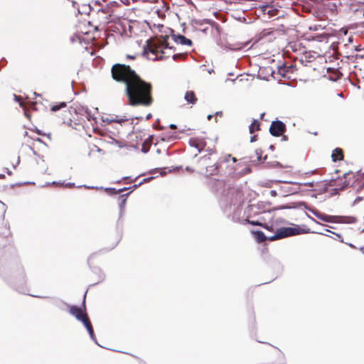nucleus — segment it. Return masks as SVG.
<instances>
[{
  "label": "nucleus",
  "instance_id": "obj_63",
  "mask_svg": "<svg viewBox=\"0 0 364 364\" xmlns=\"http://www.w3.org/2000/svg\"><path fill=\"white\" fill-rule=\"evenodd\" d=\"M258 220H260L262 222L263 220H265V218L263 216L259 217V219Z\"/></svg>",
  "mask_w": 364,
  "mask_h": 364
},
{
  "label": "nucleus",
  "instance_id": "obj_6",
  "mask_svg": "<svg viewBox=\"0 0 364 364\" xmlns=\"http://www.w3.org/2000/svg\"><path fill=\"white\" fill-rule=\"evenodd\" d=\"M309 210L311 212L312 214H314L317 218L323 222L333 223H338V216L327 215L313 208H309Z\"/></svg>",
  "mask_w": 364,
  "mask_h": 364
},
{
  "label": "nucleus",
  "instance_id": "obj_50",
  "mask_svg": "<svg viewBox=\"0 0 364 364\" xmlns=\"http://www.w3.org/2000/svg\"><path fill=\"white\" fill-rule=\"evenodd\" d=\"M110 119H110V118H108V117H107V118H104V117H103V118H102V121H103L104 122H107L108 124H109V121Z\"/></svg>",
  "mask_w": 364,
  "mask_h": 364
},
{
  "label": "nucleus",
  "instance_id": "obj_19",
  "mask_svg": "<svg viewBox=\"0 0 364 364\" xmlns=\"http://www.w3.org/2000/svg\"><path fill=\"white\" fill-rule=\"evenodd\" d=\"M218 163H215L212 166H209L206 168V172L210 175H216L218 173Z\"/></svg>",
  "mask_w": 364,
  "mask_h": 364
},
{
  "label": "nucleus",
  "instance_id": "obj_59",
  "mask_svg": "<svg viewBox=\"0 0 364 364\" xmlns=\"http://www.w3.org/2000/svg\"><path fill=\"white\" fill-rule=\"evenodd\" d=\"M213 114H208L207 118L208 120H210L212 118H213Z\"/></svg>",
  "mask_w": 364,
  "mask_h": 364
},
{
  "label": "nucleus",
  "instance_id": "obj_23",
  "mask_svg": "<svg viewBox=\"0 0 364 364\" xmlns=\"http://www.w3.org/2000/svg\"><path fill=\"white\" fill-rule=\"evenodd\" d=\"M52 304L62 310L64 309L65 306H68L65 301L58 299H52Z\"/></svg>",
  "mask_w": 364,
  "mask_h": 364
},
{
  "label": "nucleus",
  "instance_id": "obj_32",
  "mask_svg": "<svg viewBox=\"0 0 364 364\" xmlns=\"http://www.w3.org/2000/svg\"><path fill=\"white\" fill-rule=\"evenodd\" d=\"M50 184V183H47L46 186H48ZM51 184H62V185H64L65 187H68V188H73V187L75 186V183H67L64 184V183H60V182L53 181L51 183Z\"/></svg>",
  "mask_w": 364,
  "mask_h": 364
},
{
  "label": "nucleus",
  "instance_id": "obj_27",
  "mask_svg": "<svg viewBox=\"0 0 364 364\" xmlns=\"http://www.w3.org/2000/svg\"><path fill=\"white\" fill-rule=\"evenodd\" d=\"M65 107H66V103L64 102H62L58 103V105H53L51 107V111L57 112V111H58V110H60L62 108Z\"/></svg>",
  "mask_w": 364,
  "mask_h": 364
},
{
  "label": "nucleus",
  "instance_id": "obj_39",
  "mask_svg": "<svg viewBox=\"0 0 364 364\" xmlns=\"http://www.w3.org/2000/svg\"><path fill=\"white\" fill-rule=\"evenodd\" d=\"M278 71H279V73L283 76H285L286 75V70H285V68L282 67V66H279L278 68Z\"/></svg>",
  "mask_w": 364,
  "mask_h": 364
},
{
  "label": "nucleus",
  "instance_id": "obj_7",
  "mask_svg": "<svg viewBox=\"0 0 364 364\" xmlns=\"http://www.w3.org/2000/svg\"><path fill=\"white\" fill-rule=\"evenodd\" d=\"M96 255L95 253L91 255L88 259H87V264L90 266L92 272L97 275L98 280L95 284H98L100 282H102L105 279V274L102 271V269L97 267H91V261L94 258V257Z\"/></svg>",
  "mask_w": 364,
  "mask_h": 364
},
{
  "label": "nucleus",
  "instance_id": "obj_49",
  "mask_svg": "<svg viewBox=\"0 0 364 364\" xmlns=\"http://www.w3.org/2000/svg\"><path fill=\"white\" fill-rule=\"evenodd\" d=\"M14 98H15V100L16 102H20V100H21V97L20 96L14 95Z\"/></svg>",
  "mask_w": 364,
  "mask_h": 364
},
{
  "label": "nucleus",
  "instance_id": "obj_21",
  "mask_svg": "<svg viewBox=\"0 0 364 364\" xmlns=\"http://www.w3.org/2000/svg\"><path fill=\"white\" fill-rule=\"evenodd\" d=\"M260 123L257 119H254L251 124L249 126V132L253 134L256 130L259 129Z\"/></svg>",
  "mask_w": 364,
  "mask_h": 364
},
{
  "label": "nucleus",
  "instance_id": "obj_64",
  "mask_svg": "<svg viewBox=\"0 0 364 364\" xmlns=\"http://www.w3.org/2000/svg\"><path fill=\"white\" fill-rule=\"evenodd\" d=\"M359 250H360L363 253H364V247H360L359 248Z\"/></svg>",
  "mask_w": 364,
  "mask_h": 364
},
{
  "label": "nucleus",
  "instance_id": "obj_54",
  "mask_svg": "<svg viewBox=\"0 0 364 364\" xmlns=\"http://www.w3.org/2000/svg\"><path fill=\"white\" fill-rule=\"evenodd\" d=\"M346 245H348L349 247H352V248H354L355 249V246L353 245L352 243H347V242H345Z\"/></svg>",
  "mask_w": 364,
  "mask_h": 364
},
{
  "label": "nucleus",
  "instance_id": "obj_51",
  "mask_svg": "<svg viewBox=\"0 0 364 364\" xmlns=\"http://www.w3.org/2000/svg\"><path fill=\"white\" fill-rule=\"evenodd\" d=\"M152 178H153V177H149V178L143 179V181L141 182H143V183H144V182L149 181Z\"/></svg>",
  "mask_w": 364,
  "mask_h": 364
},
{
  "label": "nucleus",
  "instance_id": "obj_35",
  "mask_svg": "<svg viewBox=\"0 0 364 364\" xmlns=\"http://www.w3.org/2000/svg\"><path fill=\"white\" fill-rule=\"evenodd\" d=\"M286 183H292V184L304 185V186H307L309 187H313L314 184V183L313 181L312 182L304 183H297V182H291V181H286Z\"/></svg>",
  "mask_w": 364,
  "mask_h": 364
},
{
  "label": "nucleus",
  "instance_id": "obj_11",
  "mask_svg": "<svg viewBox=\"0 0 364 364\" xmlns=\"http://www.w3.org/2000/svg\"><path fill=\"white\" fill-rule=\"evenodd\" d=\"M172 38H173V41H175V43H176L178 44L188 46H191L193 45L192 41L189 38H187L183 35L173 34Z\"/></svg>",
  "mask_w": 364,
  "mask_h": 364
},
{
  "label": "nucleus",
  "instance_id": "obj_5",
  "mask_svg": "<svg viewBox=\"0 0 364 364\" xmlns=\"http://www.w3.org/2000/svg\"><path fill=\"white\" fill-rule=\"evenodd\" d=\"M286 124L282 121L277 119L272 122L269 127V133L273 136H280L286 132Z\"/></svg>",
  "mask_w": 364,
  "mask_h": 364
},
{
  "label": "nucleus",
  "instance_id": "obj_55",
  "mask_svg": "<svg viewBox=\"0 0 364 364\" xmlns=\"http://www.w3.org/2000/svg\"><path fill=\"white\" fill-rule=\"evenodd\" d=\"M127 58H129V59H134L135 56L134 55H127Z\"/></svg>",
  "mask_w": 364,
  "mask_h": 364
},
{
  "label": "nucleus",
  "instance_id": "obj_28",
  "mask_svg": "<svg viewBox=\"0 0 364 364\" xmlns=\"http://www.w3.org/2000/svg\"><path fill=\"white\" fill-rule=\"evenodd\" d=\"M142 184H143V182H140V183H139L137 184L133 185L132 186L122 188L121 191H124L130 190L129 192L131 193L133 191L136 190L137 188H139Z\"/></svg>",
  "mask_w": 364,
  "mask_h": 364
},
{
  "label": "nucleus",
  "instance_id": "obj_36",
  "mask_svg": "<svg viewBox=\"0 0 364 364\" xmlns=\"http://www.w3.org/2000/svg\"><path fill=\"white\" fill-rule=\"evenodd\" d=\"M326 231H327V232H331L332 234H334V235L338 237V239H339L340 242H345L343 241V240L342 236H341V234H339V233H336V232H332V231H330V230H328V229H326Z\"/></svg>",
  "mask_w": 364,
  "mask_h": 364
},
{
  "label": "nucleus",
  "instance_id": "obj_62",
  "mask_svg": "<svg viewBox=\"0 0 364 364\" xmlns=\"http://www.w3.org/2000/svg\"><path fill=\"white\" fill-rule=\"evenodd\" d=\"M186 169L188 171H193V170L189 166H186Z\"/></svg>",
  "mask_w": 364,
  "mask_h": 364
},
{
  "label": "nucleus",
  "instance_id": "obj_20",
  "mask_svg": "<svg viewBox=\"0 0 364 364\" xmlns=\"http://www.w3.org/2000/svg\"><path fill=\"white\" fill-rule=\"evenodd\" d=\"M153 137H154L153 136H150L147 140L144 141L142 143V145H141V152L142 153L146 154L147 152H149V151L150 149L149 140H151L153 139Z\"/></svg>",
  "mask_w": 364,
  "mask_h": 364
},
{
  "label": "nucleus",
  "instance_id": "obj_22",
  "mask_svg": "<svg viewBox=\"0 0 364 364\" xmlns=\"http://www.w3.org/2000/svg\"><path fill=\"white\" fill-rule=\"evenodd\" d=\"M158 52H159V48L156 47L151 46L148 48H144L143 51V55H148L149 53H151L153 55H156Z\"/></svg>",
  "mask_w": 364,
  "mask_h": 364
},
{
  "label": "nucleus",
  "instance_id": "obj_13",
  "mask_svg": "<svg viewBox=\"0 0 364 364\" xmlns=\"http://www.w3.org/2000/svg\"><path fill=\"white\" fill-rule=\"evenodd\" d=\"M184 99L188 104L191 105H195L198 100L195 92L192 90L187 91L185 93Z\"/></svg>",
  "mask_w": 364,
  "mask_h": 364
},
{
  "label": "nucleus",
  "instance_id": "obj_1",
  "mask_svg": "<svg viewBox=\"0 0 364 364\" xmlns=\"http://www.w3.org/2000/svg\"><path fill=\"white\" fill-rule=\"evenodd\" d=\"M114 80L125 84V92L132 106H149L152 103L150 82L142 80L129 65L114 64L111 70Z\"/></svg>",
  "mask_w": 364,
  "mask_h": 364
},
{
  "label": "nucleus",
  "instance_id": "obj_58",
  "mask_svg": "<svg viewBox=\"0 0 364 364\" xmlns=\"http://www.w3.org/2000/svg\"><path fill=\"white\" fill-rule=\"evenodd\" d=\"M230 157V155H228L225 156V159H224V161H228L229 160V158Z\"/></svg>",
  "mask_w": 364,
  "mask_h": 364
},
{
  "label": "nucleus",
  "instance_id": "obj_60",
  "mask_svg": "<svg viewBox=\"0 0 364 364\" xmlns=\"http://www.w3.org/2000/svg\"><path fill=\"white\" fill-rule=\"evenodd\" d=\"M269 149L270 150H272V151H274V146L272 144V145H270V146H269Z\"/></svg>",
  "mask_w": 364,
  "mask_h": 364
},
{
  "label": "nucleus",
  "instance_id": "obj_47",
  "mask_svg": "<svg viewBox=\"0 0 364 364\" xmlns=\"http://www.w3.org/2000/svg\"><path fill=\"white\" fill-rule=\"evenodd\" d=\"M270 194H271L272 196H277V191H274V190H272L270 191Z\"/></svg>",
  "mask_w": 364,
  "mask_h": 364
},
{
  "label": "nucleus",
  "instance_id": "obj_44",
  "mask_svg": "<svg viewBox=\"0 0 364 364\" xmlns=\"http://www.w3.org/2000/svg\"><path fill=\"white\" fill-rule=\"evenodd\" d=\"M308 217H309V218H310L313 222H314L315 223L318 224V225H322V224H321V223H320L319 222H318V221H317L316 219H314V218H312V217H311V216H309V215H308Z\"/></svg>",
  "mask_w": 364,
  "mask_h": 364
},
{
  "label": "nucleus",
  "instance_id": "obj_48",
  "mask_svg": "<svg viewBox=\"0 0 364 364\" xmlns=\"http://www.w3.org/2000/svg\"><path fill=\"white\" fill-rule=\"evenodd\" d=\"M215 115L217 117V116H220L221 117L223 115V112L222 111H218L215 112Z\"/></svg>",
  "mask_w": 364,
  "mask_h": 364
},
{
  "label": "nucleus",
  "instance_id": "obj_15",
  "mask_svg": "<svg viewBox=\"0 0 364 364\" xmlns=\"http://www.w3.org/2000/svg\"><path fill=\"white\" fill-rule=\"evenodd\" d=\"M333 161H341L343 158V150L341 148H336L331 154Z\"/></svg>",
  "mask_w": 364,
  "mask_h": 364
},
{
  "label": "nucleus",
  "instance_id": "obj_30",
  "mask_svg": "<svg viewBox=\"0 0 364 364\" xmlns=\"http://www.w3.org/2000/svg\"><path fill=\"white\" fill-rule=\"evenodd\" d=\"M267 167H279V168H282V165L279 162V161H272V162H267V165H266Z\"/></svg>",
  "mask_w": 364,
  "mask_h": 364
},
{
  "label": "nucleus",
  "instance_id": "obj_46",
  "mask_svg": "<svg viewBox=\"0 0 364 364\" xmlns=\"http://www.w3.org/2000/svg\"><path fill=\"white\" fill-rule=\"evenodd\" d=\"M152 118V114L151 113H149L146 116V120H149Z\"/></svg>",
  "mask_w": 364,
  "mask_h": 364
},
{
  "label": "nucleus",
  "instance_id": "obj_45",
  "mask_svg": "<svg viewBox=\"0 0 364 364\" xmlns=\"http://www.w3.org/2000/svg\"><path fill=\"white\" fill-rule=\"evenodd\" d=\"M257 140V135H254L250 137V142H254Z\"/></svg>",
  "mask_w": 364,
  "mask_h": 364
},
{
  "label": "nucleus",
  "instance_id": "obj_25",
  "mask_svg": "<svg viewBox=\"0 0 364 364\" xmlns=\"http://www.w3.org/2000/svg\"><path fill=\"white\" fill-rule=\"evenodd\" d=\"M104 190L109 195V196H114V195H117V194H119L121 193H122L124 191H121V188L119 189H116L114 188H110V187H107V188H105Z\"/></svg>",
  "mask_w": 364,
  "mask_h": 364
},
{
  "label": "nucleus",
  "instance_id": "obj_29",
  "mask_svg": "<svg viewBox=\"0 0 364 364\" xmlns=\"http://www.w3.org/2000/svg\"><path fill=\"white\" fill-rule=\"evenodd\" d=\"M82 8H83L82 11H80V9H78L79 14H86V13L90 12L92 9V6L90 4L83 5Z\"/></svg>",
  "mask_w": 364,
  "mask_h": 364
},
{
  "label": "nucleus",
  "instance_id": "obj_37",
  "mask_svg": "<svg viewBox=\"0 0 364 364\" xmlns=\"http://www.w3.org/2000/svg\"><path fill=\"white\" fill-rule=\"evenodd\" d=\"M261 227H262L263 228H264L267 230H272V229H273L272 225H269V224L265 223H262Z\"/></svg>",
  "mask_w": 364,
  "mask_h": 364
},
{
  "label": "nucleus",
  "instance_id": "obj_42",
  "mask_svg": "<svg viewBox=\"0 0 364 364\" xmlns=\"http://www.w3.org/2000/svg\"><path fill=\"white\" fill-rule=\"evenodd\" d=\"M181 57V55L178 54V53L173 55V59L175 60H178Z\"/></svg>",
  "mask_w": 364,
  "mask_h": 364
},
{
  "label": "nucleus",
  "instance_id": "obj_24",
  "mask_svg": "<svg viewBox=\"0 0 364 364\" xmlns=\"http://www.w3.org/2000/svg\"><path fill=\"white\" fill-rule=\"evenodd\" d=\"M239 206L236 205L235 204L230 205L229 206H226L223 208V212L225 213V215L228 217H230L231 211L233 210V211H236L237 210Z\"/></svg>",
  "mask_w": 364,
  "mask_h": 364
},
{
  "label": "nucleus",
  "instance_id": "obj_57",
  "mask_svg": "<svg viewBox=\"0 0 364 364\" xmlns=\"http://www.w3.org/2000/svg\"><path fill=\"white\" fill-rule=\"evenodd\" d=\"M203 21H204L206 23H211V20H209V19H204Z\"/></svg>",
  "mask_w": 364,
  "mask_h": 364
},
{
  "label": "nucleus",
  "instance_id": "obj_34",
  "mask_svg": "<svg viewBox=\"0 0 364 364\" xmlns=\"http://www.w3.org/2000/svg\"><path fill=\"white\" fill-rule=\"evenodd\" d=\"M128 119H118L117 117H116V118H111V119L109 121V123H112V122H117L120 124H122V122H125V121H127Z\"/></svg>",
  "mask_w": 364,
  "mask_h": 364
},
{
  "label": "nucleus",
  "instance_id": "obj_52",
  "mask_svg": "<svg viewBox=\"0 0 364 364\" xmlns=\"http://www.w3.org/2000/svg\"><path fill=\"white\" fill-rule=\"evenodd\" d=\"M5 169L6 170V173L9 176L12 175V172L8 168H6Z\"/></svg>",
  "mask_w": 364,
  "mask_h": 364
},
{
  "label": "nucleus",
  "instance_id": "obj_12",
  "mask_svg": "<svg viewBox=\"0 0 364 364\" xmlns=\"http://www.w3.org/2000/svg\"><path fill=\"white\" fill-rule=\"evenodd\" d=\"M252 234L254 236V238L258 243H262L267 240V236L261 230H253L252 231Z\"/></svg>",
  "mask_w": 364,
  "mask_h": 364
},
{
  "label": "nucleus",
  "instance_id": "obj_61",
  "mask_svg": "<svg viewBox=\"0 0 364 364\" xmlns=\"http://www.w3.org/2000/svg\"><path fill=\"white\" fill-rule=\"evenodd\" d=\"M37 133L39 135H43V132L41 130H39V129H37Z\"/></svg>",
  "mask_w": 364,
  "mask_h": 364
},
{
  "label": "nucleus",
  "instance_id": "obj_31",
  "mask_svg": "<svg viewBox=\"0 0 364 364\" xmlns=\"http://www.w3.org/2000/svg\"><path fill=\"white\" fill-rule=\"evenodd\" d=\"M168 36H165V38L162 40L161 42V48H171V47L169 46L168 43L167 41Z\"/></svg>",
  "mask_w": 364,
  "mask_h": 364
},
{
  "label": "nucleus",
  "instance_id": "obj_2",
  "mask_svg": "<svg viewBox=\"0 0 364 364\" xmlns=\"http://www.w3.org/2000/svg\"><path fill=\"white\" fill-rule=\"evenodd\" d=\"M0 276L16 291L26 294V273L23 267L18 260H14L1 266L0 267Z\"/></svg>",
  "mask_w": 364,
  "mask_h": 364
},
{
  "label": "nucleus",
  "instance_id": "obj_41",
  "mask_svg": "<svg viewBox=\"0 0 364 364\" xmlns=\"http://www.w3.org/2000/svg\"><path fill=\"white\" fill-rule=\"evenodd\" d=\"M107 11H108V8L107 7H105V8L102 7V8L98 9V12H102V13H104V14H107Z\"/></svg>",
  "mask_w": 364,
  "mask_h": 364
},
{
  "label": "nucleus",
  "instance_id": "obj_33",
  "mask_svg": "<svg viewBox=\"0 0 364 364\" xmlns=\"http://www.w3.org/2000/svg\"><path fill=\"white\" fill-rule=\"evenodd\" d=\"M246 223H248V224H250L252 225H255V226H261L262 225V222H261L260 220H250L249 219H246L245 220Z\"/></svg>",
  "mask_w": 364,
  "mask_h": 364
},
{
  "label": "nucleus",
  "instance_id": "obj_8",
  "mask_svg": "<svg viewBox=\"0 0 364 364\" xmlns=\"http://www.w3.org/2000/svg\"><path fill=\"white\" fill-rule=\"evenodd\" d=\"M250 42H242L236 43H227L224 46L223 49L225 51H237L246 48L249 45Z\"/></svg>",
  "mask_w": 364,
  "mask_h": 364
},
{
  "label": "nucleus",
  "instance_id": "obj_38",
  "mask_svg": "<svg viewBox=\"0 0 364 364\" xmlns=\"http://www.w3.org/2000/svg\"><path fill=\"white\" fill-rule=\"evenodd\" d=\"M276 240H279V237L276 236V232L271 236H267V240L274 241Z\"/></svg>",
  "mask_w": 364,
  "mask_h": 364
},
{
  "label": "nucleus",
  "instance_id": "obj_43",
  "mask_svg": "<svg viewBox=\"0 0 364 364\" xmlns=\"http://www.w3.org/2000/svg\"><path fill=\"white\" fill-rule=\"evenodd\" d=\"M362 200H363V197L358 196V197L355 199L354 203H359V202H360V201H361Z\"/></svg>",
  "mask_w": 364,
  "mask_h": 364
},
{
  "label": "nucleus",
  "instance_id": "obj_3",
  "mask_svg": "<svg viewBox=\"0 0 364 364\" xmlns=\"http://www.w3.org/2000/svg\"><path fill=\"white\" fill-rule=\"evenodd\" d=\"M308 231L299 228L298 226L295 227H282L277 229L276 236L279 237V240L285 237L295 236L300 234L307 233Z\"/></svg>",
  "mask_w": 364,
  "mask_h": 364
},
{
  "label": "nucleus",
  "instance_id": "obj_10",
  "mask_svg": "<svg viewBox=\"0 0 364 364\" xmlns=\"http://www.w3.org/2000/svg\"><path fill=\"white\" fill-rule=\"evenodd\" d=\"M188 144L191 147L196 148L198 152H201L205 146V142L204 139L191 138Z\"/></svg>",
  "mask_w": 364,
  "mask_h": 364
},
{
  "label": "nucleus",
  "instance_id": "obj_26",
  "mask_svg": "<svg viewBox=\"0 0 364 364\" xmlns=\"http://www.w3.org/2000/svg\"><path fill=\"white\" fill-rule=\"evenodd\" d=\"M255 154L257 156V160L262 163H263L267 158V156L265 155L264 157L262 159V150L260 149H257L255 150Z\"/></svg>",
  "mask_w": 364,
  "mask_h": 364
},
{
  "label": "nucleus",
  "instance_id": "obj_40",
  "mask_svg": "<svg viewBox=\"0 0 364 364\" xmlns=\"http://www.w3.org/2000/svg\"><path fill=\"white\" fill-rule=\"evenodd\" d=\"M82 186L87 189H102L103 188L102 187L98 188L97 186H86V185H84Z\"/></svg>",
  "mask_w": 364,
  "mask_h": 364
},
{
  "label": "nucleus",
  "instance_id": "obj_4",
  "mask_svg": "<svg viewBox=\"0 0 364 364\" xmlns=\"http://www.w3.org/2000/svg\"><path fill=\"white\" fill-rule=\"evenodd\" d=\"M87 291L84 294L83 301H82V306L79 307L77 306H72L70 308V314L74 316L78 321H81L82 323L85 322V321L89 320V318L86 314V307H85V298H86Z\"/></svg>",
  "mask_w": 364,
  "mask_h": 364
},
{
  "label": "nucleus",
  "instance_id": "obj_16",
  "mask_svg": "<svg viewBox=\"0 0 364 364\" xmlns=\"http://www.w3.org/2000/svg\"><path fill=\"white\" fill-rule=\"evenodd\" d=\"M357 219L353 216H338V223H355Z\"/></svg>",
  "mask_w": 364,
  "mask_h": 364
},
{
  "label": "nucleus",
  "instance_id": "obj_56",
  "mask_svg": "<svg viewBox=\"0 0 364 364\" xmlns=\"http://www.w3.org/2000/svg\"><path fill=\"white\" fill-rule=\"evenodd\" d=\"M169 127H170L171 129H176V124H171L169 125Z\"/></svg>",
  "mask_w": 364,
  "mask_h": 364
},
{
  "label": "nucleus",
  "instance_id": "obj_53",
  "mask_svg": "<svg viewBox=\"0 0 364 364\" xmlns=\"http://www.w3.org/2000/svg\"><path fill=\"white\" fill-rule=\"evenodd\" d=\"M282 136V141H287V139H288L287 136L283 135V134Z\"/></svg>",
  "mask_w": 364,
  "mask_h": 364
},
{
  "label": "nucleus",
  "instance_id": "obj_17",
  "mask_svg": "<svg viewBox=\"0 0 364 364\" xmlns=\"http://www.w3.org/2000/svg\"><path fill=\"white\" fill-rule=\"evenodd\" d=\"M176 139V136L175 135V133H171V132H168V133H165L164 134L161 136V140L163 141H167V142H170V141H174L175 139Z\"/></svg>",
  "mask_w": 364,
  "mask_h": 364
},
{
  "label": "nucleus",
  "instance_id": "obj_18",
  "mask_svg": "<svg viewBox=\"0 0 364 364\" xmlns=\"http://www.w3.org/2000/svg\"><path fill=\"white\" fill-rule=\"evenodd\" d=\"M302 206L306 208V205L304 202H299L296 205L290 206L288 205H284L276 208L277 210L290 209V208H300Z\"/></svg>",
  "mask_w": 364,
  "mask_h": 364
},
{
  "label": "nucleus",
  "instance_id": "obj_14",
  "mask_svg": "<svg viewBox=\"0 0 364 364\" xmlns=\"http://www.w3.org/2000/svg\"><path fill=\"white\" fill-rule=\"evenodd\" d=\"M83 325L86 328V329L90 335V338L93 341H95V343L96 344L99 345L97 342V340H96V338H95V336L94 333V330H93V328H92V323H91L90 319L87 321H85V322H84Z\"/></svg>",
  "mask_w": 364,
  "mask_h": 364
},
{
  "label": "nucleus",
  "instance_id": "obj_9",
  "mask_svg": "<svg viewBox=\"0 0 364 364\" xmlns=\"http://www.w3.org/2000/svg\"><path fill=\"white\" fill-rule=\"evenodd\" d=\"M130 192H128L124 194H122L119 196V221L122 219V218L124 216L125 213V206L127 203V200L128 196H129Z\"/></svg>",
  "mask_w": 364,
  "mask_h": 364
}]
</instances>
